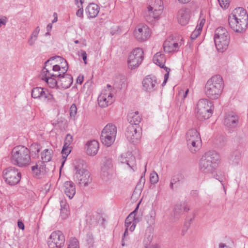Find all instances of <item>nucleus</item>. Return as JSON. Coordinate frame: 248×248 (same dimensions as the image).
Segmentation results:
<instances>
[{"label": "nucleus", "mask_w": 248, "mask_h": 248, "mask_svg": "<svg viewBox=\"0 0 248 248\" xmlns=\"http://www.w3.org/2000/svg\"><path fill=\"white\" fill-rule=\"evenodd\" d=\"M101 166L114 169L112 159L109 157L105 156L103 158Z\"/></svg>", "instance_id": "obj_42"}, {"label": "nucleus", "mask_w": 248, "mask_h": 248, "mask_svg": "<svg viewBox=\"0 0 248 248\" xmlns=\"http://www.w3.org/2000/svg\"><path fill=\"white\" fill-rule=\"evenodd\" d=\"M53 17H54V19L52 21V23H51L52 24L54 23L57 22V21H58L57 14L56 13L53 14Z\"/></svg>", "instance_id": "obj_58"}, {"label": "nucleus", "mask_w": 248, "mask_h": 248, "mask_svg": "<svg viewBox=\"0 0 248 248\" xmlns=\"http://www.w3.org/2000/svg\"><path fill=\"white\" fill-rule=\"evenodd\" d=\"M188 91H189V90L188 89H186V90L185 91V92L184 94L183 98H185L186 97Z\"/></svg>", "instance_id": "obj_59"}, {"label": "nucleus", "mask_w": 248, "mask_h": 248, "mask_svg": "<svg viewBox=\"0 0 248 248\" xmlns=\"http://www.w3.org/2000/svg\"><path fill=\"white\" fill-rule=\"evenodd\" d=\"M67 248H79L78 240L75 238L70 239Z\"/></svg>", "instance_id": "obj_43"}, {"label": "nucleus", "mask_w": 248, "mask_h": 248, "mask_svg": "<svg viewBox=\"0 0 248 248\" xmlns=\"http://www.w3.org/2000/svg\"><path fill=\"white\" fill-rule=\"evenodd\" d=\"M83 76H79L77 79V82L78 83H79V84H81L83 81Z\"/></svg>", "instance_id": "obj_56"}, {"label": "nucleus", "mask_w": 248, "mask_h": 248, "mask_svg": "<svg viewBox=\"0 0 248 248\" xmlns=\"http://www.w3.org/2000/svg\"><path fill=\"white\" fill-rule=\"evenodd\" d=\"M17 226L18 227L21 229L22 230H24L25 229V226L23 222L20 220H18L17 222Z\"/></svg>", "instance_id": "obj_54"}, {"label": "nucleus", "mask_w": 248, "mask_h": 248, "mask_svg": "<svg viewBox=\"0 0 248 248\" xmlns=\"http://www.w3.org/2000/svg\"><path fill=\"white\" fill-rule=\"evenodd\" d=\"M37 38L32 36L31 35H30L28 40V45L31 46H34L37 41Z\"/></svg>", "instance_id": "obj_48"}, {"label": "nucleus", "mask_w": 248, "mask_h": 248, "mask_svg": "<svg viewBox=\"0 0 248 248\" xmlns=\"http://www.w3.org/2000/svg\"><path fill=\"white\" fill-rule=\"evenodd\" d=\"M153 61L154 63L159 66L160 68H163L166 71V73L164 74V80L161 84L162 87H164L168 79L169 73L170 69L164 66L166 62V58L164 54L161 52H157L153 57Z\"/></svg>", "instance_id": "obj_18"}, {"label": "nucleus", "mask_w": 248, "mask_h": 248, "mask_svg": "<svg viewBox=\"0 0 248 248\" xmlns=\"http://www.w3.org/2000/svg\"><path fill=\"white\" fill-rule=\"evenodd\" d=\"M76 170L75 177L78 182L82 185L87 186L92 181L90 172L83 168L82 161L75 160L74 163Z\"/></svg>", "instance_id": "obj_9"}, {"label": "nucleus", "mask_w": 248, "mask_h": 248, "mask_svg": "<svg viewBox=\"0 0 248 248\" xmlns=\"http://www.w3.org/2000/svg\"><path fill=\"white\" fill-rule=\"evenodd\" d=\"M230 39V34L226 29L221 27L216 29L214 34V42L218 51L223 52L227 49Z\"/></svg>", "instance_id": "obj_7"}, {"label": "nucleus", "mask_w": 248, "mask_h": 248, "mask_svg": "<svg viewBox=\"0 0 248 248\" xmlns=\"http://www.w3.org/2000/svg\"><path fill=\"white\" fill-rule=\"evenodd\" d=\"M31 97L34 99H40L44 97L46 99L50 101H54L55 98L50 93H46L44 89L41 87H35L32 89L31 93Z\"/></svg>", "instance_id": "obj_21"}, {"label": "nucleus", "mask_w": 248, "mask_h": 248, "mask_svg": "<svg viewBox=\"0 0 248 248\" xmlns=\"http://www.w3.org/2000/svg\"><path fill=\"white\" fill-rule=\"evenodd\" d=\"M136 152H128L122 154L118 158L119 161L124 165V168L129 171H134L137 169Z\"/></svg>", "instance_id": "obj_12"}, {"label": "nucleus", "mask_w": 248, "mask_h": 248, "mask_svg": "<svg viewBox=\"0 0 248 248\" xmlns=\"http://www.w3.org/2000/svg\"><path fill=\"white\" fill-rule=\"evenodd\" d=\"M52 23L48 24L46 27V31H47L46 34H49V33L52 30Z\"/></svg>", "instance_id": "obj_55"}, {"label": "nucleus", "mask_w": 248, "mask_h": 248, "mask_svg": "<svg viewBox=\"0 0 248 248\" xmlns=\"http://www.w3.org/2000/svg\"><path fill=\"white\" fill-rule=\"evenodd\" d=\"M151 34V29L144 24L138 25L133 31V37L140 42H144L148 40Z\"/></svg>", "instance_id": "obj_14"}, {"label": "nucleus", "mask_w": 248, "mask_h": 248, "mask_svg": "<svg viewBox=\"0 0 248 248\" xmlns=\"http://www.w3.org/2000/svg\"><path fill=\"white\" fill-rule=\"evenodd\" d=\"M78 43H79V41L78 40H76L75 41V43H76V44H78Z\"/></svg>", "instance_id": "obj_62"}, {"label": "nucleus", "mask_w": 248, "mask_h": 248, "mask_svg": "<svg viewBox=\"0 0 248 248\" xmlns=\"http://www.w3.org/2000/svg\"><path fill=\"white\" fill-rule=\"evenodd\" d=\"M191 1V0H178V1L181 4H187Z\"/></svg>", "instance_id": "obj_57"}, {"label": "nucleus", "mask_w": 248, "mask_h": 248, "mask_svg": "<svg viewBox=\"0 0 248 248\" xmlns=\"http://www.w3.org/2000/svg\"><path fill=\"white\" fill-rule=\"evenodd\" d=\"M220 7L223 9H227L230 4V0H218Z\"/></svg>", "instance_id": "obj_47"}, {"label": "nucleus", "mask_w": 248, "mask_h": 248, "mask_svg": "<svg viewBox=\"0 0 248 248\" xmlns=\"http://www.w3.org/2000/svg\"><path fill=\"white\" fill-rule=\"evenodd\" d=\"M69 111L70 117L75 118L77 113V107L75 104L71 106Z\"/></svg>", "instance_id": "obj_46"}, {"label": "nucleus", "mask_w": 248, "mask_h": 248, "mask_svg": "<svg viewBox=\"0 0 248 248\" xmlns=\"http://www.w3.org/2000/svg\"><path fill=\"white\" fill-rule=\"evenodd\" d=\"M150 180L152 184H156L159 180L158 175L155 171H153L150 175Z\"/></svg>", "instance_id": "obj_44"}, {"label": "nucleus", "mask_w": 248, "mask_h": 248, "mask_svg": "<svg viewBox=\"0 0 248 248\" xmlns=\"http://www.w3.org/2000/svg\"><path fill=\"white\" fill-rule=\"evenodd\" d=\"M72 150V146H68L64 145L63 146L62 151V165L60 168V169L62 168L66 160L67 157L71 153Z\"/></svg>", "instance_id": "obj_39"}, {"label": "nucleus", "mask_w": 248, "mask_h": 248, "mask_svg": "<svg viewBox=\"0 0 248 248\" xmlns=\"http://www.w3.org/2000/svg\"><path fill=\"white\" fill-rule=\"evenodd\" d=\"M220 156L217 152H207L202 155L200 161V170L205 173H213L220 163Z\"/></svg>", "instance_id": "obj_4"}, {"label": "nucleus", "mask_w": 248, "mask_h": 248, "mask_svg": "<svg viewBox=\"0 0 248 248\" xmlns=\"http://www.w3.org/2000/svg\"><path fill=\"white\" fill-rule=\"evenodd\" d=\"M190 11L188 8H182L178 12L177 21L181 26H186L188 24L190 18Z\"/></svg>", "instance_id": "obj_25"}, {"label": "nucleus", "mask_w": 248, "mask_h": 248, "mask_svg": "<svg viewBox=\"0 0 248 248\" xmlns=\"http://www.w3.org/2000/svg\"><path fill=\"white\" fill-rule=\"evenodd\" d=\"M44 163L43 161L38 162L36 165L32 167V170L36 176L43 174L46 171V166Z\"/></svg>", "instance_id": "obj_33"}, {"label": "nucleus", "mask_w": 248, "mask_h": 248, "mask_svg": "<svg viewBox=\"0 0 248 248\" xmlns=\"http://www.w3.org/2000/svg\"><path fill=\"white\" fill-rule=\"evenodd\" d=\"M143 60V51L142 48L137 47L133 49L129 53L127 61V66L130 70L137 68Z\"/></svg>", "instance_id": "obj_11"}, {"label": "nucleus", "mask_w": 248, "mask_h": 248, "mask_svg": "<svg viewBox=\"0 0 248 248\" xmlns=\"http://www.w3.org/2000/svg\"><path fill=\"white\" fill-rule=\"evenodd\" d=\"M39 32L40 29L39 27H37L32 32L31 35L37 39Z\"/></svg>", "instance_id": "obj_49"}, {"label": "nucleus", "mask_w": 248, "mask_h": 248, "mask_svg": "<svg viewBox=\"0 0 248 248\" xmlns=\"http://www.w3.org/2000/svg\"><path fill=\"white\" fill-rule=\"evenodd\" d=\"M156 218V212L155 210H151L145 217L146 223L149 226H153L155 224Z\"/></svg>", "instance_id": "obj_37"}, {"label": "nucleus", "mask_w": 248, "mask_h": 248, "mask_svg": "<svg viewBox=\"0 0 248 248\" xmlns=\"http://www.w3.org/2000/svg\"><path fill=\"white\" fill-rule=\"evenodd\" d=\"M214 177L217 180H218L222 184L223 187L224 188V182L226 180L225 173L220 170L216 171L215 173H212Z\"/></svg>", "instance_id": "obj_40"}, {"label": "nucleus", "mask_w": 248, "mask_h": 248, "mask_svg": "<svg viewBox=\"0 0 248 248\" xmlns=\"http://www.w3.org/2000/svg\"><path fill=\"white\" fill-rule=\"evenodd\" d=\"M180 45L172 37L168 38L164 43V50L166 53H172L178 50Z\"/></svg>", "instance_id": "obj_24"}, {"label": "nucleus", "mask_w": 248, "mask_h": 248, "mask_svg": "<svg viewBox=\"0 0 248 248\" xmlns=\"http://www.w3.org/2000/svg\"><path fill=\"white\" fill-rule=\"evenodd\" d=\"M142 180H143V182H144L145 180V178H144V177L141 176V178H140V181H142Z\"/></svg>", "instance_id": "obj_61"}, {"label": "nucleus", "mask_w": 248, "mask_h": 248, "mask_svg": "<svg viewBox=\"0 0 248 248\" xmlns=\"http://www.w3.org/2000/svg\"><path fill=\"white\" fill-rule=\"evenodd\" d=\"M61 206L60 217L62 219H65L68 218L70 214L69 205L65 202H62Z\"/></svg>", "instance_id": "obj_34"}, {"label": "nucleus", "mask_w": 248, "mask_h": 248, "mask_svg": "<svg viewBox=\"0 0 248 248\" xmlns=\"http://www.w3.org/2000/svg\"><path fill=\"white\" fill-rule=\"evenodd\" d=\"M127 119L130 124L139 125L141 120V117L138 111H132L128 113Z\"/></svg>", "instance_id": "obj_32"}, {"label": "nucleus", "mask_w": 248, "mask_h": 248, "mask_svg": "<svg viewBox=\"0 0 248 248\" xmlns=\"http://www.w3.org/2000/svg\"><path fill=\"white\" fill-rule=\"evenodd\" d=\"M233 243L229 237H225L222 241L220 242L217 248H232Z\"/></svg>", "instance_id": "obj_38"}, {"label": "nucleus", "mask_w": 248, "mask_h": 248, "mask_svg": "<svg viewBox=\"0 0 248 248\" xmlns=\"http://www.w3.org/2000/svg\"><path fill=\"white\" fill-rule=\"evenodd\" d=\"M186 140L187 148L191 153H195L200 149L202 140L197 129H189L186 133Z\"/></svg>", "instance_id": "obj_8"}, {"label": "nucleus", "mask_w": 248, "mask_h": 248, "mask_svg": "<svg viewBox=\"0 0 248 248\" xmlns=\"http://www.w3.org/2000/svg\"><path fill=\"white\" fill-rule=\"evenodd\" d=\"M205 23V19L204 17H201L195 29L191 35L192 40L195 39L201 34L203 25Z\"/></svg>", "instance_id": "obj_31"}, {"label": "nucleus", "mask_w": 248, "mask_h": 248, "mask_svg": "<svg viewBox=\"0 0 248 248\" xmlns=\"http://www.w3.org/2000/svg\"><path fill=\"white\" fill-rule=\"evenodd\" d=\"M213 111V104L207 99L199 100L195 109L196 116L200 120L208 119L212 116Z\"/></svg>", "instance_id": "obj_6"}, {"label": "nucleus", "mask_w": 248, "mask_h": 248, "mask_svg": "<svg viewBox=\"0 0 248 248\" xmlns=\"http://www.w3.org/2000/svg\"><path fill=\"white\" fill-rule=\"evenodd\" d=\"M73 140V136L70 134H67L65 138L64 145L68 146H71V144Z\"/></svg>", "instance_id": "obj_45"}, {"label": "nucleus", "mask_w": 248, "mask_h": 248, "mask_svg": "<svg viewBox=\"0 0 248 248\" xmlns=\"http://www.w3.org/2000/svg\"><path fill=\"white\" fill-rule=\"evenodd\" d=\"M33 147H35V148H37V152H39L38 145L37 144H32V146H31V148H32V149Z\"/></svg>", "instance_id": "obj_60"}, {"label": "nucleus", "mask_w": 248, "mask_h": 248, "mask_svg": "<svg viewBox=\"0 0 248 248\" xmlns=\"http://www.w3.org/2000/svg\"><path fill=\"white\" fill-rule=\"evenodd\" d=\"M230 163L233 167H242V163L239 156H232L230 159Z\"/></svg>", "instance_id": "obj_41"}, {"label": "nucleus", "mask_w": 248, "mask_h": 248, "mask_svg": "<svg viewBox=\"0 0 248 248\" xmlns=\"http://www.w3.org/2000/svg\"><path fill=\"white\" fill-rule=\"evenodd\" d=\"M65 238L63 233L59 231L53 232L47 239L49 248H62L64 244Z\"/></svg>", "instance_id": "obj_16"}, {"label": "nucleus", "mask_w": 248, "mask_h": 248, "mask_svg": "<svg viewBox=\"0 0 248 248\" xmlns=\"http://www.w3.org/2000/svg\"><path fill=\"white\" fill-rule=\"evenodd\" d=\"M224 88V83L220 75L212 76L207 81L205 86V93L210 99H218L221 95Z\"/></svg>", "instance_id": "obj_3"}, {"label": "nucleus", "mask_w": 248, "mask_h": 248, "mask_svg": "<svg viewBox=\"0 0 248 248\" xmlns=\"http://www.w3.org/2000/svg\"><path fill=\"white\" fill-rule=\"evenodd\" d=\"M68 66L66 61L60 56L51 58L45 63L42 70L41 77L50 88H58V78L66 73Z\"/></svg>", "instance_id": "obj_1"}, {"label": "nucleus", "mask_w": 248, "mask_h": 248, "mask_svg": "<svg viewBox=\"0 0 248 248\" xmlns=\"http://www.w3.org/2000/svg\"><path fill=\"white\" fill-rule=\"evenodd\" d=\"M99 143L95 140L88 141L85 145V150L86 154L90 156L96 155L98 151Z\"/></svg>", "instance_id": "obj_27"}, {"label": "nucleus", "mask_w": 248, "mask_h": 248, "mask_svg": "<svg viewBox=\"0 0 248 248\" xmlns=\"http://www.w3.org/2000/svg\"><path fill=\"white\" fill-rule=\"evenodd\" d=\"M58 78V88L61 89H66L69 88L72 82L73 78L69 74L64 73L60 76Z\"/></svg>", "instance_id": "obj_26"}, {"label": "nucleus", "mask_w": 248, "mask_h": 248, "mask_svg": "<svg viewBox=\"0 0 248 248\" xmlns=\"http://www.w3.org/2000/svg\"><path fill=\"white\" fill-rule=\"evenodd\" d=\"M99 7L97 4L92 3L89 4L86 9V12L90 18H94L98 14Z\"/></svg>", "instance_id": "obj_29"}, {"label": "nucleus", "mask_w": 248, "mask_h": 248, "mask_svg": "<svg viewBox=\"0 0 248 248\" xmlns=\"http://www.w3.org/2000/svg\"><path fill=\"white\" fill-rule=\"evenodd\" d=\"M53 152L51 149H46L44 150L41 154V157L42 161L47 162L50 161L53 156Z\"/></svg>", "instance_id": "obj_35"}, {"label": "nucleus", "mask_w": 248, "mask_h": 248, "mask_svg": "<svg viewBox=\"0 0 248 248\" xmlns=\"http://www.w3.org/2000/svg\"><path fill=\"white\" fill-rule=\"evenodd\" d=\"M63 190L65 195L71 199L76 194V186L72 182L66 181L63 184Z\"/></svg>", "instance_id": "obj_28"}, {"label": "nucleus", "mask_w": 248, "mask_h": 248, "mask_svg": "<svg viewBox=\"0 0 248 248\" xmlns=\"http://www.w3.org/2000/svg\"><path fill=\"white\" fill-rule=\"evenodd\" d=\"M75 3L78 7V8L83 7L82 4L83 1L82 0H75Z\"/></svg>", "instance_id": "obj_53"}, {"label": "nucleus", "mask_w": 248, "mask_h": 248, "mask_svg": "<svg viewBox=\"0 0 248 248\" xmlns=\"http://www.w3.org/2000/svg\"><path fill=\"white\" fill-rule=\"evenodd\" d=\"M11 159L12 163L19 167L28 166L31 161L29 149L24 146H17L12 150Z\"/></svg>", "instance_id": "obj_5"}, {"label": "nucleus", "mask_w": 248, "mask_h": 248, "mask_svg": "<svg viewBox=\"0 0 248 248\" xmlns=\"http://www.w3.org/2000/svg\"><path fill=\"white\" fill-rule=\"evenodd\" d=\"M140 221V219L137 216L136 210L131 213L125 221L126 229L124 233V236L128 234V231L132 232L134 231L137 224Z\"/></svg>", "instance_id": "obj_19"}, {"label": "nucleus", "mask_w": 248, "mask_h": 248, "mask_svg": "<svg viewBox=\"0 0 248 248\" xmlns=\"http://www.w3.org/2000/svg\"><path fill=\"white\" fill-rule=\"evenodd\" d=\"M125 136L129 141L137 143L140 139L141 129L139 125L129 124L127 127Z\"/></svg>", "instance_id": "obj_17"}, {"label": "nucleus", "mask_w": 248, "mask_h": 248, "mask_svg": "<svg viewBox=\"0 0 248 248\" xmlns=\"http://www.w3.org/2000/svg\"><path fill=\"white\" fill-rule=\"evenodd\" d=\"M83 7L78 8V10L77 11L76 13V15L78 17H81L83 15Z\"/></svg>", "instance_id": "obj_52"}, {"label": "nucleus", "mask_w": 248, "mask_h": 248, "mask_svg": "<svg viewBox=\"0 0 248 248\" xmlns=\"http://www.w3.org/2000/svg\"><path fill=\"white\" fill-rule=\"evenodd\" d=\"M150 10H156L163 12L164 4L162 0H149L147 7Z\"/></svg>", "instance_id": "obj_30"}, {"label": "nucleus", "mask_w": 248, "mask_h": 248, "mask_svg": "<svg viewBox=\"0 0 248 248\" xmlns=\"http://www.w3.org/2000/svg\"><path fill=\"white\" fill-rule=\"evenodd\" d=\"M238 120V116L235 113L231 111L225 114L223 123L224 125L228 128H234L237 125Z\"/></svg>", "instance_id": "obj_22"}, {"label": "nucleus", "mask_w": 248, "mask_h": 248, "mask_svg": "<svg viewBox=\"0 0 248 248\" xmlns=\"http://www.w3.org/2000/svg\"><path fill=\"white\" fill-rule=\"evenodd\" d=\"M228 22L233 31L238 33L245 32L248 24L247 11L241 7L234 9L229 16Z\"/></svg>", "instance_id": "obj_2"}, {"label": "nucleus", "mask_w": 248, "mask_h": 248, "mask_svg": "<svg viewBox=\"0 0 248 248\" xmlns=\"http://www.w3.org/2000/svg\"><path fill=\"white\" fill-rule=\"evenodd\" d=\"M163 14L162 12L155 10H150L149 8L144 11L143 16L145 19L149 22H155L159 20Z\"/></svg>", "instance_id": "obj_23"}, {"label": "nucleus", "mask_w": 248, "mask_h": 248, "mask_svg": "<svg viewBox=\"0 0 248 248\" xmlns=\"http://www.w3.org/2000/svg\"><path fill=\"white\" fill-rule=\"evenodd\" d=\"M2 176L6 183L10 185H15L20 180L21 174L15 167H9L2 171Z\"/></svg>", "instance_id": "obj_15"}, {"label": "nucleus", "mask_w": 248, "mask_h": 248, "mask_svg": "<svg viewBox=\"0 0 248 248\" xmlns=\"http://www.w3.org/2000/svg\"><path fill=\"white\" fill-rule=\"evenodd\" d=\"M80 55L82 57L85 64H87V54L84 50L80 51Z\"/></svg>", "instance_id": "obj_51"}, {"label": "nucleus", "mask_w": 248, "mask_h": 248, "mask_svg": "<svg viewBox=\"0 0 248 248\" xmlns=\"http://www.w3.org/2000/svg\"><path fill=\"white\" fill-rule=\"evenodd\" d=\"M122 246H124V243L122 244Z\"/></svg>", "instance_id": "obj_63"}, {"label": "nucleus", "mask_w": 248, "mask_h": 248, "mask_svg": "<svg viewBox=\"0 0 248 248\" xmlns=\"http://www.w3.org/2000/svg\"><path fill=\"white\" fill-rule=\"evenodd\" d=\"M117 134V127L112 124H107L102 129L100 140L103 145L109 147L112 145Z\"/></svg>", "instance_id": "obj_10"}, {"label": "nucleus", "mask_w": 248, "mask_h": 248, "mask_svg": "<svg viewBox=\"0 0 248 248\" xmlns=\"http://www.w3.org/2000/svg\"><path fill=\"white\" fill-rule=\"evenodd\" d=\"M114 169L101 166V175L105 180L109 179L112 175Z\"/></svg>", "instance_id": "obj_36"}, {"label": "nucleus", "mask_w": 248, "mask_h": 248, "mask_svg": "<svg viewBox=\"0 0 248 248\" xmlns=\"http://www.w3.org/2000/svg\"><path fill=\"white\" fill-rule=\"evenodd\" d=\"M8 21L6 16H2L0 18V28L2 26H5Z\"/></svg>", "instance_id": "obj_50"}, {"label": "nucleus", "mask_w": 248, "mask_h": 248, "mask_svg": "<svg viewBox=\"0 0 248 248\" xmlns=\"http://www.w3.org/2000/svg\"><path fill=\"white\" fill-rule=\"evenodd\" d=\"M142 85L144 91L151 93L157 89L158 81L155 77L147 76L143 79Z\"/></svg>", "instance_id": "obj_20"}, {"label": "nucleus", "mask_w": 248, "mask_h": 248, "mask_svg": "<svg viewBox=\"0 0 248 248\" xmlns=\"http://www.w3.org/2000/svg\"><path fill=\"white\" fill-rule=\"evenodd\" d=\"M98 104L101 108H106L114 101L113 90L112 87L108 85L103 90L98 97Z\"/></svg>", "instance_id": "obj_13"}]
</instances>
